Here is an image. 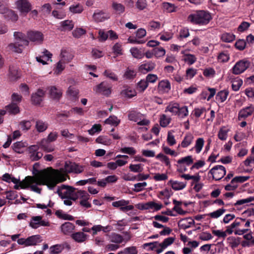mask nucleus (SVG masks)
I'll return each instance as SVG.
<instances>
[{
	"mask_svg": "<svg viewBox=\"0 0 254 254\" xmlns=\"http://www.w3.org/2000/svg\"><path fill=\"white\" fill-rule=\"evenodd\" d=\"M58 173V172H55V174H53L48 170H41L34 176L26 177L22 181L17 179V182L14 183V188L16 190L30 189L32 191L40 193L41 189L39 186L46 185L49 189H52L57 182L54 180V177H55V175H57Z\"/></svg>",
	"mask_w": 254,
	"mask_h": 254,
	"instance_id": "obj_1",
	"label": "nucleus"
},
{
	"mask_svg": "<svg viewBox=\"0 0 254 254\" xmlns=\"http://www.w3.org/2000/svg\"><path fill=\"white\" fill-rule=\"evenodd\" d=\"M43 170H48L49 172H52L53 174H55V172H58V174L55 175V177H54V180L57 182L55 185L52 188L53 189L57 184L66 180V174L71 173L75 174L82 173L84 170V166L74 162L67 161L65 162L64 166L61 168L60 170H54L51 168H47Z\"/></svg>",
	"mask_w": 254,
	"mask_h": 254,
	"instance_id": "obj_2",
	"label": "nucleus"
},
{
	"mask_svg": "<svg viewBox=\"0 0 254 254\" xmlns=\"http://www.w3.org/2000/svg\"><path fill=\"white\" fill-rule=\"evenodd\" d=\"M75 188L71 186L63 185L57 190L59 196L64 200V203L67 206L72 204V202L76 200Z\"/></svg>",
	"mask_w": 254,
	"mask_h": 254,
	"instance_id": "obj_3",
	"label": "nucleus"
},
{
	"mask_svg": "<svg viewBox=\"0 0 254 254\" xmlns=\"http://www.w3.org/2000/svg\"><path fill=\"white\" fill-rule=\"evenodd\" d=\"M212 19L210 13L205 10H198L190 14L188 18L191 23L199 25H206Z\"/></svg>",
	"mask_w": 254,
	"mask_h": 254,
	"instance_id": "obj_4",
	"label": "nucleus"
},
{
	"mask_svg": "<svg viewBox=\"0 0 254 254\" xmlns=\"http://www.w3.org/2000/svg\"><path fill=\"white\" fill-rule=\"evenodd\" d=\"M42 237L39 235H32L27 238H20L17 240V243L25 247L36 246L42 241Z\"/></svg>",
	"mask_w": 254,
	"mask_h": 254,
	"instance_id": "obj_5",
	"label": "nucleus"
},
{
	"mask_svg": "<svg viewBox=\"0 0 254 254\" xmlns=\"http://www.w3.org/2000/svg\"><path fill=\"white\" fill-rule=\"evenodd\" d=\"M128 117L129 120L136 122L139 126H146L149 123V121L145 119L142 114L134 111L130 112Z\"/></svg>",
	"mask_w": 254,
	"mask_h": 254,
	"instance_id": "obj_6",
	"label": "nucleus"
},
{
	"mask_svg": "<svg viewBox=\"0 0 254 254\" xmlns=\"http://www.w3.org/2000/svg\"><path fill=\"white\" fill-rule=\"evenodd\" d=\"M250 65V63L246 59L237 62L232 68V73L238 75L244 72Z\"/></svg>",
	"mask_w": 254,
	"mask_h": 254,
	"instance_id": "obj_7",
	"label": "nucleus"
},
{
	"mask_svg": "<svg viewBox=\"0 0 254 254\" xmlns=\"http://www.w3.org/2000/svg\"><path fill=\"white\" fill-rule=\"evenodd\" d=\"M76 200L77 199H80V204L81 206L90 208L91 206L90 203L88 201L90 198V195L85 190H78L75 194Z\"/></svg>",
	"mask_w": 254,
	"mask_h": 254,
	"instance_id": "obj_8",
	"label": "nucleus"
},
{
	"mask_svg": "<svg viewBox=\"0 0 254 254\" xmlns=\"http://www.w3.org/2000/svg\"><path fill=\"white\" fill-rule=\"evenodd\" d=\"M226 173L225 168L222 165H216L213 167L209 171L213 179L216 181L221 180L225 175Z\"/></svg>",
	"mask_w": 254,
	"mask_h": 254,
	"instance_id": "obj_9",
	"label": "nucleus"
},
{
	"mask_svg": "<svg viewBox=\"0 0 254 254\" xmlns=\"http://www.w3.org/2000/svg\"><path fill=\"white\" fill-rule=\"evenodd\" d=\"M15 4L21 13L27 14L32 9V5L28 0H16Z\"/></svg>",
	"mask_w": 254,
	"mask_h": 254,
	"instance_id": "obj_10",
	"label": "nucleus"
},
{
	"mask_svg": "<svg viewBox=\"0 0 254 254\" xmlns=\"http://www.w3.org/2000/svg\"><path fill=\"white\" fill-rule=\"evenodd\" d=\"M112 86L107 82H102L95 86L93 90L97 93L108 96L111 93Z\"/></svg>",
	"mask_w": 254,
	"mask_h": 254,
	"instance_id": "obj_11",
	"label": "nucleus"
},
{
	"mask_svg": "<svg viewBox=\"0 0 254 254\" xmlns=\"http://www.w3.org/2000/svg\"><path fill=\"white\" fill-rule=\"evenodd\" d=\"M130 236L127 233H126V236L125 238H124L121 235L116 233H112L109 235V241L111 243L117 244H120L123 242L126 243L130 239Z\"/></svg>",
	"mask_w": 254,
	"mask_h": 254,
	"instance_id": "obj_12",
	"label": "nucleus"
},
{
	"mask_svg": "<svg viewBox=\"0 0 254 254\" xmlns=\"http://www.w3.org/2000/svg\"><path fill=\"white\" fill-rule=\"evenodd\" d=\"M27 38L32 42L36 44H41L43 41L44 36L43 34L38 31H29L27 33Z\"/></svg>",
	"mask_w": 254,
	"mask_h": 254,
	"instance_id": "obj_13",
	"label": "nucleus"
},
{
	"mask_svg": "<svg viewBox=\"0 0 254 254\" xmlns=\"http://www.w3.org/2000/svg\"><path fill=\"white\" fill-rule=\"evenodd\" d=\"M129 201L124 199H121L118 201L112 202V205L116 208H119L123 212H127L133 209L134 207L132 205H128Z\"/></svg>",
	"mask_w": 254,
	"mask_h": 254,
	"instance_id": "obj_14",
	"label": "nucleus"
},
{
	"mask_svg": "<svg viewBox=\"0 0 254 254\" xmlns=\"http://www.w3.org/2000/svg\"><path fill=\"white\" fill-rule=\"evenodd\" d=\"M254 113V106L251 105L242 109L239 112L238 119L239 121L245 120Z\"/></svg>",
	"mask_w": 254,
	"mask_h": 254,
	"instance_id": "obj_15",
	"label": "nucleus"
},
{
	"mask_svg": "<svg viewBox=\"0 0 254 254\" xmlns=\"http://www.w3.org/2000/svg\"><path fill=\"white\" fill-rule=\"evenodd\" d=\"M29 225L33 229H37L41 226H49V222L42 220L40 216H33L31 218Z\"/></svg>",
	"mask_w": 254,
	"mask_h": 254,
	"instance_id": "obj_16",
	"label": "nucleus"
},
{
	"mask_svg": "<svg viewBox=\"0 0 254 254\" xmlns=\"http://www.w3.org/2000/svg\"><path fill=\"white\" fill-rule=\"evenodd\" d=\"M60 60L67 64L70 63L74 58V54L69 49L63 48L59 56Z\"/></svg>",
	"mask_w": 254,
	"mask_h": 254,
	"instance_id": "obj_17",
	"label": "nucleus"
},
{
	"mask_svg": "<svg viewBox=\"0 0 254 254\" xmlns=\"http://www.w3.org/2000/svg\"><path fill=\"white\" fill-rule=\"evenodd\" d=\"M38 149L37 145H31L28 148L29 156L31 160L37 161L43 156V153L38 151Z\"/></svg>",
	"mask_w": 254,
	"mask_h": 254,
	"instance_id": "obj_18",
	"label": "nucleus"
},
{
	"mask_svg": "<svg viewBox=\"0 0 254 254\" xmlns=\"http://www.w3.org/2000/svg\"><path fill=\"white\" fill-rule=\"evenodd\" d=\"M8 79L11 81H15L21 77V73L18 68L15 66H10L7 74Z\"/></svg>",
	"mask_w": 254,
	"mask_h": 254,
	"instance_id": "obj_19",
	"label": "nucleus"
},
{
	"mask_svg": "<svg viewBox=\"0 0 254 254\" xmlns=\"http://www.w3.org/2000/svg\"><path fill=\"white\" fill-rule=\"evenodd\" d=\"M93 20L96 22H103L110 18V14L102 10H96L92 16Z\"/></svg>",
	"mask_w": 254,
	"mask_h": 254,
	"instance_id": "obj_20",
	"label": "nucleus"
},
{
	"mask_svg": "<svg viewBox=\"0 0 254 254\" xmlns=\"http://www.w3.org/2000/svg\"><path fill=\"white\" fill-rule=\"evenodd\" d=\"M45 95V92L41 89H39L36 92L33 93L31 95V102L35 105H40L43 100Z\"/></svg>",
	"mask_w": 254,
	"mask_h": 254,
	"instance_id": "obj_21",
	"label": "nucleus"
},
{
	"mask_svg": "<svg viewBox=\"0 0 254 254\" xmlns=\"http://www.w3.org/2000/svg\"><path fill=\"white\" fill-rule=\"evenodd\" d=\"M136 207L140 210L149 209L153 211L159 210V204L152 201L147 203H140L136 204Z\"/></svg>",
	"mask_w": 254,
	"mask_h": 254,
	"instance_id": "obj_22",
	"label": "nucleus"
},
{
	"mask_svg": "<svg viewBox=\"0 0 254 254\" xmlns=\"http://www.w3.org/2000/svg\"><path fill=\"white\" fill-rule=\"evenodd\" d=\"M42 53V56L36 57L37 62L42 63L43 64H48V61H52V54L49 51L45 50Z\"/></svg>",
	"mask_w": 254,
	"mask_h": 254,
	"instance_id": "obj_23",
	"label": "nucleus"
},
{
	"mask_svg": "<svg viewBox=\"0 0 254 254\" xmlns=\"http://www.w3.org/2000/svg\"><path fill=\"white\" fill-rule=\"evenodd\" d=\"M245 221V219L237 218L230 225L227 226V232L228 234L230 235L233 233L237 229V228L242 225V223Z\"/></svg>",
	"mask_w": 254,
	"mask_h": 254,
	"instance_id": "obj_24",
	"label": "nucleus"
},
{
	"mask_svg": "<svg viewBox=\"0 0 254 254\" xmlns=\"http://www.w3.org/2000/svg\"><path fill=\"white\" fill-rule=\"evenodd\" d=\"M3 15L5 19L13 22H15L18 19L17 14L14 11L9 8H7V10H6L5 13Z\"/></svg>",
	"mask_w": 254,
	"mask_h": 254,
	"instance_id": "obj_25",
	"label": "nucleus"
},
{
	"mask_svg": "<svg viewBox=\"0 0 254 254\" xmlns=\"http://www.w3.org/2000/svg\"><path fill=\"white\" fill-rule=\"evenodd\" d=\"M193 140L194 136L193 134L188 132L186 134L181 144L179 145V147L181 146L183 148H187L192 143Z\"/></svg>",
	"mask_w": 254,
	"mask_h": 254,
	"instance_id": "obj_26",
	"label": "nucleus"
},
{
	"mask_svg": "<svg viewBox=\"0 0 254 254\" xmlns=\"http://www.w3.org/2000/svg\"><path fill=\"white\" fill-rule=\"evenodd\" d=\"M83 10V6L80 3H73L69 7V11L73 14H80Z\"/></svg>",
	"mask_w": 254,
	"mask_h": 254,
	"instance_id": "obj_27",
	"label": "nucleus"
},
{
	"mask_svg": "<svg viewBox=\"0 0 254 254\" xmlns=\"http://www.w3.org/2000/svg\"><path fill=\"white\" fill-rule=\"evenodd\" d=\"M172 189L175 190H180L184 189L187 186V182H180L179 181H169Z\"/></svg>",
	"mask_w": 254,
	"mask_h": 254,
	"instance_id": "obj_28",
	"label": "nucleus"
},
{
	"mask_svg": "<svg viewBox=\"0 0 254 254\" xmlns=\"http://www.w3.org/2000/svg\"><path fill=\"white\" fill-rule=\"evenodd\" d=\"M74 225L69 222H67L63 224L61 227V231L65 235H68L71 233L74 230Z\"/></svg>",
	"mask_w": 254,
	"mask_h": 254,
	"instance_id": "obj_29",
	"label": "nucleus"
},
{
	"mask_svg": "<svg viewBox=\"0 0 254 254\" xmlns=\"http://www.w3.org/2000/svg\"><path fill=\"white\" fill-rule=\"evenodd\" d=\"M166 194L164 195V193L160 192V209H161L164 205H167L170 202L169 200L170 195L168 192H165Z\"/></svg>",
	"mask_w": 254,
	"mask_h": 254,
	"instance_id": "obj_30",
	"label": "nucleus"
},
{
	"mask_svg": "<svg viewBox=\"0 0 254 254\" xmlns=\"http://www.w3.org/2000/svg\"><path fill=\"white\" fill-rule=\"evenodd\" d=\"M71 237L75 242L82 243L86 241L87 235L82 232H78L72 233Z\"/></svg>",
	"mask_w": 254,
	"mask_h": 254,
	"instance_id": "obj_31",
	"label": "nucleus"
},
{
	"mask_svg": "<svg viewBox=\"0 0 254 254\" xmlns=\"http://www.w3.org/2000/svg\"><path fill=\"white\" fill-rule=\"evenodd\" d=\"M24 45L16 42L14 43H10L7 46L8 50L15 53H21L22 51V48Z\"/></svg>",
	"mask_w": 254,
	"mask_h": 254,
	"instance_id": "obj_32",
	"label": "nucleus"
},
{
	"mask_svg": "<svg viewBox=\"0 0 254 254\" xmlns=\"http://www.w3.org/2000/svg\"><path fill=\"white\" fill-rule=\"evenodd\" d=\"M62 31H70L74 27V23L72 20H65L60 23Z\"/></svg>",
	"mask_w": 254,
	"mask_h": 254,
	"instance_id": "obj_33",
	"label": "nucleus"
},
{
	"mask_svg": "<svg viewBox=\"0 0 254 254\" xmlns=\"http://www.w3.org/2000/svg\"><path fill=\"white\" fill-rule=\"evenodd\" d=\"M241 238L234 236L227 238V241L229 246L233 249L236 248L240 244Z\"/></svg>",
	"mask_w": 254,
	"mask_h": 254,
	"instance_id": "obj_34",
	"label": "nucleus"
},
{
	"mask_svg": "<svg viewBox=\"0 0 254 254\" xmlns=\"http://www.w3.org/2000/svg\"><path fill=\"white\" fill-rule=\"evenodd\" d=\"M6 112H7L10 114L15 115L20 112V109L17 103H11L5 106Z\"/></svg>",
	"mask_w": 254,
	"mask_h": 254,
	"instance_id": "obj_35",
	"label": "nucleus"
},
{
	"mask_svg": "<svg viewBox=\"0 0 254 254\" xmlns=\"http://www.w3.org/2000/svg\"><path fill=\"white\" fill-rule=\"evenodd\" d=\"M64 244H60L52 246L49 248L50 254H59L64 249Z\"/></svg>",
	"mask_w": 254,
	"mask_h": 254,
	"instance_id": "obj_36",
	"label": "nucleus"
},
{
	"mask_svg": "<svg viewBox=\"0 0 254 254\" xmlns=\"http://www.w3.org/2000/svg\"><path fill=\"white\" fill-rule=\"evenodd\" d=\"M229 92L227 89H224L218 92L216 95V100L219 103L224 102L227 98Z\"/></svg>",
	"mask_w": 254,
	"mask_h": 254,
	"instance_id": "obj_37",
	"label": "nucleus"
},
{
	"mask_svg": "<svg viewBox=\"0 0 254 254\" xmlns=\"http://www.w3.org/2000/svg\"><path fill=\"white\" fill-rule=\"evenodd\" d=\"M48 127L47 122L41 120H38L35 123V128L39 132H42L45 131Z\"/></svg>",
	"mask_w": 254,
	"mask_h": 254,
	"instance_id": "obj_38",
	"label": "nucleus"
},
{
	"mask_svg": "<svg viewBox=\"0 0 254 254\" xmlns=\"http://www.w3.org/2000/svg\"><path fill=\"white\" fill-rule=\"evenodd\" d=\"M182 54H184L183 60L189 65H191L196 61L197 58L194 55L185 54V51H182Z\"/></svg>",
	"mask_w": 254,
	"mask_h": 254,
	"instance_id": "obj_39",
	"label": "nucleus"
},
{
	"mask_svg": "<svg viewBox=\"0 0 254 254\" xmlns=\"http://www.w3.org/2000/svg\"><path fill=\"white\" fill-rule=\"evenodd\" d=\"M154 67V65L152 63H145L141 64L138 70L142 73H146L147 72L152 70Z\"/></svg>",
	"mask_w": 254,
	"mask_h": 254,
	"instance_id": "obj_40",
	"label": "nucleus"
},
{
	"mask_svg": "<svg viewBox=\"0 0 254 254\" xmlns=\"http://www.w3.org/2000/svg\"><path fill=\"white\" fill-rule=\"evenodd\" d=\"M13 36L15 40L20 44H22L24 45H28V41L26 39L24 34L21 32H14Z\"/></svg>",
	"mask_w": 254,
	"mask_h": 254,
	"instance_id": "obj_41",
	"label": "nucleus"
},
{
	"mask_svg": "<svg viewBox=\"0 0 254 254\" xmlns=\"http://www.w3.org/2000/svg\"><path fill=\"white\" fill-rule=\"evenodd\" d=\"M26 142L19 141L13 144V149L15 152L22 153L25 148L27 146Z\"/></svg>",
	"mask_w": 254,
	"mask_h": 254,
	"instance_id": "obj_42",
	"label": "nucleus"
},
{
	"mask_svg": "<svg viewBox=\"0 0 254 254\" xmlns=\"http://www.w3.org/2000/svg\"><path fill=\"white\" fill-rule=\"evenodd\" d=\"M49 93L51 98L55 99H59L62 94L61 90L55 86H51L49 88Z\"/></svg>",
	"mask_w": 254,
	"mask_h": 254,
	"instance_id": "obj_43",
	"label": "nucleus"
},
{
	"mask_svg": "<svg viewBox=\"0 0 254 254\" xmlns=\"http://www.w3.org/2000/svg\"><path fill=\"white\" fill-rule=\"evenodd\" d=\"M175 241L173 237L166 238L161 243H160V253L166 249L168 246L172 245Z\"/></svg>",
	"mask_w": 254,
	"mask_h": 254,
	"instance_id": "obj_44",
	"label": "nucleus"
},
{
	"mask_svg": "<svg viewBox=\"0 0 254 254\" xmlns=\"http://www.w3.org/2000/svg\"><path fill=\"white\" fill-rule=\"evenodd\" d=\"M66 64V63L60 60L55 65V67L54 69V74L56 75L61 74L64 69Z\"/></svg>",
	"mask_w": 254,
	"mask_h": 254,
	"instance_id": "obj_45",
	"label": "nucleus"
},
{
	"mask_svg": "<svg viewBox=\"0 0 254 254\" xmlns=\"http://www.w3.org/2000/svg\"><path fill=\"white\" fill-rule=\"evenodd\" d=\"M171 89V85L168 80H163L160 81V93H167Z\"/></svg>",
	"mask_w": 254,
	"mask_h": 254,
	"instance_id": "obj_46",
	"label": "nucleus"
},
{
	"mask_svg": "<svg viewBox=\"0 0 254 254\" xmlns=\"http://www.w3.org/2000/svg\"><path fill=\"white\" fill-rule=\"evenodd\" d=\"M121 94L123 96L130 98L136 96V92L134 89L127 87L122 91Z\"/></svg>",
	"mask_w": 254,
	"mask_h": 254,
	"instance_id": "obj_47",
	"label": "nucleus"
},
{
	"mask_svg": "<svg viewBox=\"0 0 254 254\" xmlns=\"http://www.w3.org/2000/svg\"><path fill=\"white\" fill-rule=\"evenodd\" d=\"M204 140L202 138H198L195 141V145L191 150L194 149L197 154L199 153L204 146Z\"/></svg>",
	"mask_w": 254,
	"mask_h": 254,
	"instance_id": "obj_48",
	"label": "nucleus"
},
{
	"mask_svg": "<svg viewBox=\"0 0 254 254\" xmlns=\"http://www.w3.org/2000/svg\"><path fill=\"white\" fill-rule=\"evenodd\" d=\"M193 163V159L191 155L183 157L177 161V163L179 165L184 164L187 166L191 165Z\"/></svg>",
	"mask_w": 254,
	"mask_h": 254,
	"instance_id": "obj_49",
	"label": "nucleus"
},
{
	"mask_svg": "<svg viewBox=\"0 0 254 254\" xmlns=\"http://www.w3.org/2000/svg\"><path fill=\"white\" fill-rule=\"evenodd\" d=\"M105 124L117 127L120 123V120L115 116H110L104 121Z\"/></svg>",
	"mask_w": 254,
	"mask_h": 254,
	"instance_id": "obj_50",
	"label": "nucleus"
},
{
	"mask_svg": "<svg viewBox=\"0 0 254 254\" xmlns=\"http://www.w3.org/2000/svg\"><path fill=\"white\" fill-rule=\"evenodd\" d=\"M96 142L98 143L109 146L112 143V140L107 136L100 135L96 139Z\"/></svg>",
	"mask_w": 254,
	"mask_h": 254,
	"instance_id": "obj_51",
	"label": "nucleus"
},
{
	"mask_svg": "<svg viewBox=\"0 0 254 254\" xmlns=\"http://www.w3.org/2000/svg\"><path fill=\"white\" fill-rule=\"evenodd\" d=\"M230 59V54L227 51H223L219 54L217 60L221 63H226Z\"/></svg>",
	"mask_w": 254,
	"mask_h": 254,
	"instance_id": "obj_52",
	"label": "nucleus"
},
{
	"mask_svg": "<svg viewBox=\"0 0 254 254\" xmlns=\"http://www.w3.org/2000/svg\"><path fill=\"white\" fill-rule=\"evenodd\" d=\"M66 93L67 95L73 100H76L78 98L79 91L73 87L70 86L68 88Z\"/></svg>",
	"mask_w": 254,
	"mask_h": 254,
	"instance_id": "obj_53",
	"label": "nucleus"
},
{
	"mask_svg": "<svg viewBox=\"0 0 254 254\" xmlns=\"http://www.w3.org/2000/svg\"><path fill=\"white\" fill-rule=\"evenodd\" d=\"M179 104L176 102H172L166 107V111H169L173 114H177L179 110Z\"/></svg>",
	"mask_w": 254,
	"mask_h": 254,
	"instance_id": "obj_54",
	"label": "nucleus"
},
{
	"mask_svg": "<svg viewBox=\"0 0 254 254\" xmlns=\"http://www.w3.org/2000/svg\"><path fill=\"white\" fill-rule=\"evenodd\" d=\"M221 39L223 42L230 43L235 39V36L232 33H224L221 35Z\"/></svg>",
	"mask_w": 254,
	"mask_h": 254,
	"instance_id": "obj_55",
	"label": "nucleus"
},
{
	"mask_svg": "<svg viewBox=\"0 0 254 254\" xmlns=\"http://www.w3.org/2000/svg\"><path fill=\"white\" fill-rule=\"evenodd\" d=\"M112 51L116 56L122 55L123 54V49L122 44L119 42L115 43L113 46Z\"/></svg>",
	"mask_w": 254,
	"mask_h": 254,
	"instance_id": "obj_56",
	"label": "nucleus"
},
{
	"mask_svg": "<svg viewBox=\"0 0 254 254\" xmlns=\"http://www.w3.org/2000/svg\"><path fill=\"white\" fill-rule=\"evenodd\" d=\"M226 210L225 209L221 208L209 213L208 215L211 218L217 219L222 215L226 212Z\"/></svg>",
	"mask_w": 254,
	"mask_h": 254,
	"instance_id": "obj_57",
	"label": "nucleus"
},
{
	"mask_svg": "<svg viewBox=\"0 0 254 254\" xmlns=\"http://www.w3.org/2000/svg\"><path fill=\"white\" fill-rule=\"evenodd\" d=\"M229 131V129L225 127H222L218 133V138L221 140H225L227 138Z\"/></svg>",
	"mask_w": 254,
	"mask_h": 254,
	"instance_id": "obj_58",
	"label": "nucleus"
},
{
	"mask_svg": "<svg viewBox=\"0 0 254 254\" xmlns=\"http://www.w3.org/2000/svg\"><path fill=\"white\" fill-rule=\"evenodd\" d=\"M130 52L132 55V56L136 59H142L144 56V54L142 53L140 50H139L137 48H132L130 49Z\"/></svg>",
	"mask_w": 254,
	"mask_h": 254,
	"instance_id": "obj_59",
	"label": "nucleus"
},
{
	"mask_svg": "<svg viewBox=\"0 0 254 254\" xmlns=\"http://www.w3.org/2000/svg\"><path fill=\"white\" fill-rule=\"evenodd\" d=\"M162 8L166 12L170 13L175 11L176 6L174 4L169 2H163L162 3Z\"/></svg>",
	"mask_w": 254,
	"mask_h": 254,
	"instance_id": "obj_60",
	"label": "nucleus"
},
{
	"mask_svg": "<svg viewBox=\"0 0 254 254\" xmlns=\"http://www.w3.org/2000/svg\"><path fill=\"white\" fill-rule=\"evenodd\" d=\"M243 84V80L239 78H235L232 81V88L235 91H237Z\"/></svg>",
	"mask_w": 254,
	"mask_h": 254,
	"instance_id": "obj_61",
	"label": "nucleus"
},
{
	"mask_svg": "<svg viewBox=\"0 0 254 254\" xmlns=\"http://www.w3.org/2000/svg\"><path fill=\"white\" fill-rule=\"evenodd\" d=\"M102 127L100 124H94L92 126L91 129L88 130L89 134L91 135H93L95 133H98L102 130Z\"/></svg>",
	"mask_w": 254,
	"mask_h": 254,
	"instance_id": "obj_62",
	"label": "nucleus"
},
{
	"mask_svg": "<svg viewBox=\"0 0 254 254\" xmlns=\"http://www.w3.org/2000/svg\"><path fill=\"white\" fill-rule=\"evenodd\" d=\"M215 74V70L212 67L206 68L203 71V75L207 78H213Z\"/></svg>",
	"mask_w": 254,
	"mask_h": 254,
	"instance_id": "obj_63",
	"label": "nucleus"
},
{
	"mask_svg": "<svg viewBox=\"0 0 254 254\" xmlns=\"http://www.w3.org/2000/svg\"><path fill=\"white\" fill-rule=\"evenodd\" d=\"M137 253L136 248L132 246L125 248L124 250L119 252L118 254H137Z\"/></svg>",
	"mask_w": 254,
	"mask_h": 254,
	"instance_id": "obj_64",
	"label": "nucleus"
}]
</instances>
